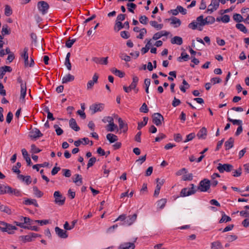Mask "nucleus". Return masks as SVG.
Returning a JSON list of instances; mask_svg holds the SVG:
<instances>
[{"label":"nucleus","mask_w":249,"mask_h":249,"mask_svg":"<svg viewBox=\"0 0 249 249\" xmlns=\"http://www.w3.org/2000/svg\"><path fill=\"white\" fill-rule=\"evenodd\" d=\"M7 186L0 185V194H6L7 192Z\"/></svg>","instance_id":"obj_62"},{"label":"nucleus","mask_w":249,"mask_h":249,"mask_svg":"<svg viewBox=\"0 0 249 249\" xmlns=\"http://www.w3.org/2000/svg\"><path fill=\"white\" fill-rule=\"evenodd\" d=\"M98 79V75L97 73H95L93 77L92 80H89L87 83V89H91L95 83L97 82Z\"/></svg>","instance_id":"obj_16"},{"label":"nucleus","mask_w":249,"mask_h":249,"mask_svg":"<svg viewBox=\"0 0 249 249\" xmlns=\"http://www.w3.org/2000/svg\"><path fill=\"white\" fill-rule=\"evenodd\" d=\"M170 20H171V24L176 25L175 26L176 27L180 26L181 24V21L180 19L176 17L171 18Z\"/></svg>","instance_id":"obj_33"},{"label":"nucleus","mask_w":249,"mask_h":249,"mask_svg":"<svg viewBox=\"0 0 249 249\" xmlns=\"http://www.w3.org/2000/svg\"><path fill=\"white\" fill-rule=\"evenodd\" d=\"M96 158H95V157L91 158L89 160L88 163L87 164L88 168L91 167L94 164V163L96 162Z\"/></svg>","instance_id":"obj_50"},{"label":"nucleus","mask_w":249,"mask_h":249,"mask_svg":"<svg viewBox=\"0 0 249 249\" xmlns=\"http://www.w3.org/2000/svg\"><path fill=\"white\" fill-rule=\"evenodd\" d=\"M242 173V168L239 167L238 169L235 170L233 172V176L235 177H239L241 176Z\"/></svg>","instance_id":"obj_55"},{"label":"nucleus","mask_w":249,"mask_h":249,"mask_svg":"<svg viewBox=\"0 0 249 249\" xmlns=\"http://www.w3.org/2000/svg\"><path fill=\"white\" fill-rule=\"evenodd\" d=\"M139 21L142 24L146 25L148 21V18L145 16H141L139 18Z\"/></svg>","instance_id":"obj_43"},{"label":"nucleus","mask_w":249,"mask_h":249,"mask_svg":"<svg viewBox=\"0 0 249 249\" xmlns=\"http://www.w3.org/2000/svg\"><path fill=\"white\" fill-rule=\"evenodd\" d=\"M207 135V129L205 127H203L197 134V137L198 138V139H205Z\"/></svg>","instance_id":"obj_19"},{"label":"nucleus","mask_w":249,"mask_h":249,"mask_svg":"<svg viewBox=\"0 0 249 249\" xmlns=\"http://www.w3.org/2000/svg\"><path fill=\"white\" fill-rule=\"evenodd\" d=\"M28 49L27 47L24 48L22 52L20 53V56L24 60V65L26 67L29 65V56L28 53Z\"/></svg>","instance_id":"obj_10"},{"label":"nucleus","mask_w":249,"mask_h":249,"mask_svg":"<svg viewBox=\"0 0 249 249\" xmlns=\"http://www.w3.org/2000/svg\"><path fill=\"white\" fill-rule=\"evenodd\" d=\"M111 71L113 73L121 78L123 77L124 75V72L116 68L111 69Z\"/></svg>","instance_id":"obj_29"},{"label":"nucleus","mask_w":249,"mask_h":249,"mask_svg":"<svg viewBox=\"0 0 249 249\" xmlns=\"http://www.w3.org/2000/svg\"><path fill=\"white\" fill-rule=\"evenodd\" d=\"M222 246L221 242L216 241L211 243V249H222Z\"/></svg>","instance_id":"obj_26"},{"label":"nucleus","mask_w":249,"mask_h":249,"mask_svg":"<svg viewBox=\"0 0 249 249\" xmlns=\"http://www.w3.org/2000/svg\"><path fill=\"white\" fill-rule=\"evenodd\" d=\"M107 140L109 141L110 143L114 142L118 140L117 136L116 135H115L113 134H111V133H109V134H107Z\"/></svg>","instance_id":"obj_25"},{"label":"nucleus","mask_w":249,"mask_h":249,"mask_svg":"<svg viewBox=\"0 0 249 249\" xmlns=\"http://www.w3.org/2000/svg\"><path fill=\"white\" fill-rule=\"evenodd\" d=\"M166 202V199L162 198L158 201L157 205L160 209H162L164 207Z\"/></svg>","instance_id":"obj_35"},{"label":"nucleus","mask_w":249,"mask_h":249,"mask_svg":"<svg viewBox=\"0 0 249 249\" xmlns=\"http://www.w3.org/2000/svg\"><path fill=\"white\" fill-rule=\"evenodd\" d=\"M182 179L183 180H191L193 179V175L192 174L184 175Z\"/></svg>","instance_id":"obj_60"},{"label":"nucleus","mask_w":249,"mask_h":249,"mask_svg":"<svg viewBox=\"0 0 249 249\" xmlns=\"http://www.w3.org/2000/svg\"><path fill=\"white\" fill-rule=\"evenodd\" d=\"M124 27V25L122 24V23L121 21H116V23L114 27V29L117 30V31H119L121 29L123 28Z\"/></svg>","instance_id":"obj_46"},{"label":"nucleus","mask_w":249,"mask_h":249,"mask_svg":"<svg viewBox=\"0 0 249 249\" xmlns=\"http://www.w3.org/2000/svg\"><path fill=\"white\" fill-rule=\"evenodd\" d=\"M228 120L229 122H231L234 125H239L240 124H242V122L240 120H234L230 118H228Z\"/></svg>","instance_id":"obj_47"},{"label":"nucleus","mask_w":249,"mask_h":249,"mask_svg":"<svg viewBox=\"0 0 249 249\" xmlns=\"http://www.w3.org/2000/svg\"><path fill=\"white\" fill-rule=\"evenodd\" d=\"M180 101L179 99H178L176 97H174L172 102V106L174 107H176L178 106L180 104Z\"/></svg>","instance_id":"obj_64"},{"label":"nucleus","mask_w":249,"mask_h":249,"mask_svg":"<svg viewBox=\"0 0 249 249\" xmlns=\"http://www.w3.org/2000/svg\"><path fill=\"white\" fill-rule=\"evenodd\" d=\"M233 19L236 22H241L243 20V17L239 14H235L233 16Z\"/></svg>","instance_id":"obj_49"},{"label":"nucleus","mask_w":249,"mask_h":249,"mask_svg":"<svg viewBox=\"0 0 249 249\" xmlns=\"http://www.w3.org/2000/svg\"><path fill=\"white\" fill-rule=\"evenodd\" d=\"M135 245L134 243L126 242L121 244L118 247V249H134Z\"/></svg>","instance_id":"obj_14"},{"label":"nucleus","mask_w":249,"mask_h":249,"mask_svg":"<svg viewBox=\"0 0 249 249\" xmlns=\"http://www.w3.org/2000/svg\"><path fill=\"white\" fill-rule=\"evenodd\" d=\"M108 57H93L92 60L96 64H101L104 65H107L108 63Z\"/></svg>","instance_id":"obj_15"},{"label":"nucleus","mask_w":249,"mask_h":249,"mask_svg":"<svg viewBox=\"0 0 249 249\" xmlns=\"http://www.w3.org/2000/svg\"><path fill=\"white\" fill-rule=\"evenodd\" d=\"M169 34V32H167L166 31H161L160 32L157 33L155 34L152 37L153 40H157L160 38L161 37L163 36H167Z\"/></svg>","instance_id":"obj_17"},{"label":"nucleus","mask_w":249,"mask_h":249,"mask_svg":"<svg viewBox=\"0 0 249 249\" xmlns=\"http://www.w3.org/2000/svg\"><path fill=\"white\" fill-rule=\"evenodd\" d=\"M53 196L55 198L54 202L59 205L64 204L65 197H63L59 191H55L54 193Z\"/></svg>","instance_id":"obj_6"},{"label":"nucleus","mask_w":249,"mask_h":249,"mask_svg":"<svg viewBox=\"0 0 249 249\" xmlns=\"http://www.w3.org/2000/svg\"><path fill=\"white\" fill-rule=\"evenodd\" d=\"M37 6L38 10L43 15L45 14L49 8V5L45 1H40L38 2Z\"/></svg>","instance_id":"obj_4"},{"label":"nucleus","mask_w":249,"mask_h":249,"mask_svg":"<svg viewBox=\"0 0 249 249\" xmlns=\"http://www.w3.org/2000/svg\"><path fill=\"white\" fill-rule=\"evenodd\" d=\"M21 167V164L20 162H17L16 165L13 167L12 170L14 172L19 174L20 173V170L18 169Z\"/></svg>","instance_id":"obj_44"},{"label":"nucleus","mask_w":249,"mask_h":249,"mask_svg":"<svg viewBox=\"0 0 249 249\" xmlns=\"http://www.w3.org/2000/svg\"><path fill=\"white\" fill-rule=\"evenodd\" d=\"M24 203L25 205L33 204L36 207H38V204H37L36 200L35 199L27 198L25 200Z\"/></svg>","instance_id":"obj_28"},{"label":"nucleus","mask_w":249,"mask_h":249,"mask_svg":"<svg viewBox=\"0 0 249 249\" xmlns=\"http://www.w3.org/2000/svg\"><path fill=\"white\" fill-rule=\"evenodd\" d=\"M74 80V76L70 73H68L64 76L62 78V83L66 84L68 82L73 81Z\"/></svg>","instance_id":"obj_18"},{"label":"nucleus","mask_w":249,"mask_h":249,"mask_svg":"<svg viewBox=\"0 0 249 249\" xmlns=\"http://www.w3.org/2000/svg\"><path fill=\"white\" fill-rule=\"evenodd\" d=\"M153 123L157 126L160 125L164 121L163 116L159 113H155L153 115Z\"/></svg>","instance_id":"obj_7"},{"label":"nucleus","mask_w":249,"mask_h":249,"mask_svg":"<svg viewBox=\"0 0 249 249\" xmlns=\"http://www.w3.org/2000/svg\"><path fill=\"white\" fill-rule=\"evenodd\" d=\"M10 30L8 29V26L7 24L4 25L2 26L1 34L3 36L5 35L10 34Z\"/></svg>","instance_id":"obj_39"},{"label":"nucleus","mask_w":249,"mask_h":249,"mask_svg":"<svg viewBox=\"0 0 249 249\" xmlns=\"http://www.w3.org/2000/svg\"><path fill=\"white\" fill-rule=\"evenodd\" d=\"M234 140L232 138H230L225 142V146L226 150H229L233 146Z\"/></svg>","instance_id":"obj_23"},{"label":"nucleus","mask_w":249,"mask_h":249,"mask_svg":"<svg viewBox=\"0 0 249 249\" xmlns=\"http://www.w3.org/2000/svg\"><path fill=\"white\" fill-rule=\"evenodd\" d=\"M118 123L120 129H123V132H125L127 130V124H125L121 118H118Z\"/></svg>","instance_id":"obj_24"},{"label":"nucleus","mask_w":249,"mask_h":249,"mask_svg":"<svg viewBox=\"0 0 249 249\" xmlns=\"http://www.w3.org/2000/svg\"><path fill=\"white\" fill-rule=\"evenodd\" d=\"M182 84L183 86H180V89L183 92H186V89H188L190 87V85L189 84L186 82L185 80H183L182 81Z\"/></svg>","instance_id":"obj_32"},{"label":"nucleus","mask_w":249,"mask_h":249,"mask_svg":"<svg viewBox=\"0 0 249 249\" xmlns=\"http://www.w3.org/2000/svg\"><path fill=\"white\" fill-rule=\"evenodd\" d=\"M75 41L76 39H73L71 40L70 39H68L66 42V46L68 48H71Z\"/></svg>","instance_id":"obj_52"},{"label":"nucleus","mask_w":249,"mask_h":249,"mask_svg":"<svg viewBox=\"0 0 249 249\" xmlns=\"http://www.w3.org/2000/svg\"><path fill=\"white\" fill-rule=\"evenodd\" d=\"M210 181L206 178L202 180L199 184L197 188L196 187L194 184L190 185V188H184L180 193V196L185 197L195 194L197 190L201 192H207L210 188Z\"/></svg>","instance_id":"obj_1"},{"label":"nucleus","mask_w":249,"mask_h":249,"mask_svg":"<svg viewBox=\"0 0 249 249\" xmlns=\"http://www.w3.org/2000/svg\"><path fill=\"white\" fill-rule=\"evenodd\" d=\"M22 219H23L24 223H31V224H34V222H33V221L29 217L21 216V218H20V220H22Z\"/></svg>","instance_id":"obj_59"},{"label":"nucleus","mask_w":249,"mask_h":249,"mask_svg":"<svg viewBox=\"0 0 249 249\" xmlns=\"http://www.w3.org/2000/svg\"><path fill=\"white\" fill-rule=\"evenodd\" d=\"M33 191L34 194L38 197H41L43 195V193L39 191L36 186L33 187Z\"/></svg>","instance_id":"obj_40"},{"label":"nucleus","mask_w":249,"mask_h":249,"mask_svg":"<svg viewBox=\"0 0 249 249\" xmlns=\"http://www.w3.org/2000/svg\"><path fill=\"white\" fill-rule=\"evenodd\" d=\"M233 166L230 164L219 163L217 169L220 173H223L224 171L229 172L233 170Z\"/></svg>","instance_id":"obj_5"},{"label":"nucleus","mask_w":249,"mask_h":249,"mask_svg":"<svg viewBox=\"0 0 249 249\" xmlns=\"http://www.w3.org/2000/svg\"><path fill=\"white\" fill-rule=\"evenodd\" d=\"M128 7V10L132 13H134V10L132 9H135L136 5L133 3H128L126 5Z\"/></svg>","instance_id":"obj_45"},{"label":"nucleus","mask_w":249,"mask_h":249,"mask_svg":"<svg viewBox=\"0 0 249 249\" xmlns=\"http://www.w3.org/2000/svg\"><path fill=\"white\" fill-rule=\"evenodd\" d=\"M42 134L37 128H35L30 132L29 137L32 139H36L42 136Z\"/></svg>","instance_id":"obj_13"},{"label":"nucleus","mask_w":249,"mask_h":249,"mask_svg":"<svg viewBox=\"0 0 249 249\" xmlns=\"http://www.w3.org/2000/svg\"><path fill=\"white\" fill-rule=\"evenodd\" d=\"M231 218L226 215L224 213H223L222 216L220 220H219V223H222L223 222H228L231 221Z\"/></svg>","instance_id":"obj_31"},{"label":"nucleus","mask_w":249,"mask_h":249,"mask_svg":"<svg viewBox=\"0 0 249 249\" xmlns=\"http://www.w3.org/2000/svg\"><path fill=\"white\" fill-rule=\"evenodd\" d=\"M144 85L145 87V92L147 93H149V87L150 85L151 82L150 79L149 78H146L144 80Z\"/></svg>","instance_id":"obj_48"},{"label":"nucleus","mask_w":249,"mask_h":249,"mask_svg":"<svg viewBox=\"0 0 249 249\" xmlns=\"http://www.w3.org/2000/svg\"><path fill=\"white\" fill-rule=\"evenodd\" d=\"M141 112L147 113L148 111V108L145 103H143L140 108Z\"/></svg>","instance_id":"obj_51"},{"label":"nucleus","mask_w":249,"mask_h":249,"mask_svg":"<svg viewBox=\"0 0 249 249\" xmlns=\"http://www.w3.org/2000/svg\"><path fill=\"white\" fill-rule=\"evenodd\" d=\"M182 39L179 36H176L171 39V43L172 44H177L180 45L182 44Z\"/></svg>","instance_id":"obj_27"},{"label":"nucleus","mask_w":249,"mask_h":249,"mask_svg":"<svg viewBox=\"0 0 249 249\" xmlns=\"http://www.w3.org/2000/svg\"><path fill=\"white\" fill-rule=\"evenodd\" d=\"M195 134L194 133L189 134L187 136L186 139L184 141V142H187L192 140L195 137Z\"/></svg>","instance_id":"obj_54"},{"label":"nucleus","mask_w":249,"mask_h":249,"mask_svg":"<svg viewBox=\"0 0 249 249\" xmlns=\"http://www.w3.org/2000/svg\"><path fill=\"white\" fill-rule=\"evenodd\" d=\"M221 21L224 23H228L230 20V16L228 15H225L221 18Z\"/></svg>","instance_id":"obj_57"},{"label":"nucleus","mask_w":249,"mask_h":249,"mask_svg":"<svg viewBox=\"0 0 249 249\" xmlns=\"http://www.w3.org/2000/svg\"><path fill=\"white\" fill-rule=\"evenodd\" d=\"M219 1L217 0H212L211 4L208 6L207 12H210L212 13L214 11L216 10L219 7Z\"/></svg>","instance_id":"obj_8"},{"label":"nucleus","mask_w":249,"mask_h":249,"mask_svg":"<svg viewBox=\"0 0 249 249\" xmlns=\"http://www.w3.org/2000/svg\"><path fill=\"white\" fill-rule=\"evenodd\" d=\"M0 210L8 214H11L12 213L11 210L8 207L3 205L0 207Z\"/></svg>","instance_id":"obj_38"},{"label":"nucleus","mask_w":249,"mask_h":249,"mask_svg":"<svg viewBox=\"0 0 249 249\" xmlns=\"http://www.w3.org/2000/svg\"><path fill=\"white\" fill-rule=\"evenodd\" d=\"M57 235L61 238H66L68 237V234L66 231L63 230L58 227H56L54 229Z\"/></svg>","instance_id":"obj_11"},{"label":"nucleus","mask_w":249,"mask_h":249,"mask_svg":"<svg viewBox=\"0 0 249 249\" xmlns=\"http://www.w3.org/2000/svg\"><path fill=\"white\" fill-rule=\"evenodd\" d=\"M4 14L7 17L10 16L12 14V10L8 5H6L5 6Z\"/></svg>","instance_id":"obj_42"},{"label":"nucleus","mask_w":249,"mask_h":249,"mask_svg":"<svg viewBox=\"0 0 249 249\" xmlns=\"http://www.w3.org/2000/svg\"><path fill=\"white\" fill-rule=\"evenodd\" d=\"M203 23V16L201 15L196 18V21L190 23L188 27L193 30L198 29L199 31H201L202 27L204 26Z\"/></svg>","instance_id":"obj_2"},{"label":"nucleus","mask_w":249,"mask_h":249,"mask_svg":"<svg viewBox=\"0 0 249 249\" xmlns=\"http://www.w3.org/2000/svg\"><path fill=\"white\" fill-rule=\"evenodd\" d=\"M26 90L27 88L26 85H21L20 100H22V101H24L25 97L26 94Z\"/></svg>","instance_id":"obj_22"},{"label":"nucleus","mask_w":249,"mask_h":249,"mask_svg":"<svg viewBox=\"0 0 249 249\" xmlns=\"http://www.w3.org/2000/svg\"><path fill=\"white\" fill-rule=\"evenodd\" d=\"M65 65L66 66L68 70L71 71V65L70 59H65Z\"/></svg>","instance_id":"obj_61"},{"label":"nucleus","mask_w":249,"mask_h":249,"mask_svg":"<svg viewBox=\"0 0 249 249\" xmlns=\"http://www.w3.org/2000/svg\"><path fill=\"white\" fill-rule=\"evenodd\" d=\"M207 23L209 24L213 23L215 21V18L212 16H208L206 18Z\"/></svg>","instance_id":"obj_63"},{"label":"nucleus","mask_w":249,"mask_h":249,"mask_svg":"<svg viewBox=\"0 0 249 249\" xmlns=\"http://www.w3.org/2000/svg\"><path fill=\"white\" fill-rule=\"evenodd\" d=\"M70 126L74 130L78 131L80 130V127L77 125L76 121L73 118H71L69 121Z\"/></svg>","instance_id":"obj_21"},{"label":"nucleus","mask_w":249,"mask_h":249,"mask_svg":"<svg viewBox=\"0 0 249 249\" xmlns=\"http://www.w3.org/2000/svg\"><path fill=\"white\" fill-rule=\"evenodd\" d=\"M104 107L103 104H94L90 107V109L92 111V114H94L97 112L101 111Z\"/></svg>","instance_id":"obj_9"},{"label":"nucleus","mask_w":249,"mask_h":249,"mask_svg":"<svg viewBox=\"0 0 249 249\" xmlns=\"http://www.w3.org/2000/svg\"><path fill=\"white\" fill-rule=\"evenodd\" d=\"M236 27L244 33H247L248 32V30L243 24L237 23L236 24Z\"/></svg>","instance_id":"obj_36"},{"label":"nucleus","mask_w":249,"mask_h":249,"mask_svg":"<svg viewBox=\"0 0 249 249\" xmlns=\"http://www.w3.org/2000/svg\"><path fill=\"white\" fill-rule=\"evenodd\" d=\"M150 24L152 26L155 27L158 30L161 29L163 26L162 24H158L156 21H151L150 22Z\"/></svg>","instance_id":"obj_34"},{"label":"nucleus","mask_w":249,"mask_h":249,"mask_svg":"<svg viewBox=\"0 0 249 249\" xmlns=\"http://www.w3.org/2000/svg\"><path fill=\"white\" fill-rule=\"evenodd\" d=\"M0 230L2 232H6L9 234H13L14 233V231L17 230V228L15 226L4 222Z\"/></svg>","instance_id":"obj_3"},{"label":"nucleus","mask_w":249,"mask_h":249,"mask_svg":"<svg viewBox=\"0 0 249 249\" xmlns=\"http://www.w3.org/2000/svg\"><path fill=\"white\" fill-rule=\"evenodd\" d=\"M54 128H55V131L57 135H61L63 133V130L60 127H58L57 124L54 125Z\"/></svg>","instance_id":"obj_58"},{"label":"nucleus","mask_w":249,"mask_h":249,"mask_svg":"<svg viewBox=\"0 0 249 249\" xmlns=\"http://www.w3.org/2000/svg\"><path fill=\"white\" fill-rule=\"evenodd\" d=\"M137 218V214L135 213L132 215H129L126 217L125 223L128 226L131 225L136 220Z\"/></svg>","instance_id":"obj_12"},{"label":"nucleus","mask_w":249,"mask_h":249,"mask_svg":"<svg viewBox=\"0 0 249 249\" xmlns=\"http://www.w3.org/2000/svg\"><path fill=\"white\" fill-rule=\"evenodd\" d=\"M107 127V131L112 132L114 131L115 129H117V131H118L117 125L115 124L114 123L109 124Z\"/></svg>","instance_id":"obj_30"},{"label":"nucleus","mask_w":249,"mask_h":249,"mask_svg":"<svg viewBox=\"0 0 249 249\" xmlns=\"http://www.w3.org/2000/svg\"><path fill=\"white\" fill-rule=\"evenodd\" d=\"M31 152H32L33 153H37L40 152V151H41V150H40L39 148L36 147V146L34 144L31 145Z\"/></svg>","instance_id":"obj_56"},{"label":"nucleus","mask_w":249,"mask_h":249,"mask_svg":"<svg viewBox=\"0 0 249 249\" xmlns=\"http://www.w3.org/2000/svg\"><path fill=\"white\" fill-rule=\"evenodd\" d=\"M148 118L145 117L143 118V122L138 123V129L140 130L143 126L145 125L148 122Z\"/></svg>","instance_id":"obj_37"},{"label":"nucleus","mask_w":249,"mask_h":249,"mask_svg":"<svg viewBox=\"0 0 249 249\" xmlns=\"http://www.w3.org/2000/svg\"><path fill=\"white\" fill-rule=\"evenodd\" d=\"M6 193L14 195L17 196H21V193L19 190L16 189H13L9 186H7Z\"/></svg>","instance_id":"obj_20"},{"label":"nucleus","mask_w":249,"mask_h":249,"mask_svg":"<svg viewBox=\"0 0 249 249\" xmlns=\"http://www.w3.org/2000/svg\"><path fill=\"white\" fill-rule=\"evenodd\" d=\"M76 178L73 180V182L75 183H77L78 185H81L82 184V178L81 176L78 174L75 175Z\"/></svg>","instance_id":"obj_41"},{"label":"nucleus","mask_w":249,"mask_h":249,"mask_svg":"<svg viewBox=\"0 0 249 249\" xmlns=\"http://www.w3.org/2000/svg\"><path fill=\"white\" fill-rule=\"evenodd\" d=\"M140 33L139 35L137 36V38L142 39L143 37V36L146 34L147 31L145 28H142L141 29V31H140Z\"/></svg>","instance_id":"obj_53"}]
</instances>
